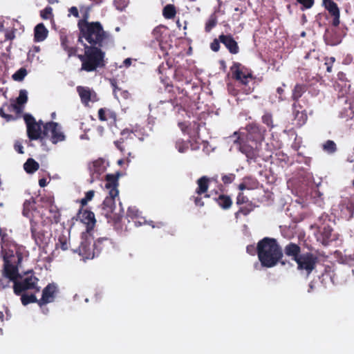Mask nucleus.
Instances as JSON below:
<instances>
[{"label": "nucleus", "instance_id": "nucleus-43", "mask_svg": "<svg viewBox=\"0 0 354 354\" xmlns=\"http://www.w3.org/2000/svg\"><path fill=\"white\" fill-rule=\"evenodd\" d=\"M243 179L246 183L248 190L258 188L259 183L257 179H256L255 178H253L252 176H246Z\"/></svg>", "mask_w": 354, "mask_h": 354}, {"label": "nucleus", "instance_id": "nucleus-57", "mask_svg": "<svg viewBox=\"0 0 354 354\" xmlns=\"http://www.w3.org/2000/svg\"><path fill=\"white\" fill-rule=\"evenodd\" d=\"M113 3L116 9L120 11H122L127 6L126 0H114Z\"/></svg>", "mask_w": 354, "mask_h": 354}, {"label": "nucleus", "instance_id": "nucleus-40", "mask_svg": "<svg viewBox=\"0 0 354 354\" xmlns=\"http://www.w3.org/2000/svg\"><path fill=\"white\" fill-rule=\"evenodd\" d=\"M109 223H111L114 228L118 230H122V216L116 214L110 216Z\"/></svg>", "mask_w": 354, "mask_h": 354}, {"label": "nucleus", "instance_id": "nucleus-33", "mask_svg": "<svg viewBox=\"0 0 354 354\" xmlns=\"http://www.w3.org/2000/svg\"><path fill=\"white\" fill-rule=\"evenodd\" d=\"M293 113L295 115V120L296 121V125L301 127L306 124L308 120V115L306 110L299 111L296 109H293Z\"/></svg>", "mask_w": 354, "mask_h": 354}, {"label": "nucleus", "instance_id": "nucleus-24", "mask_svg": "<svg viewBox=\"0 0 354 354\" xmlns=\"http://www.w3.org/2000/svg\"><path fill=\"white\" fill-rule=\"evenodd\" d=\"M28 101V95L27 91L24 89H22L19 91V94L18 97L16 100L15 103H12L10 105H7L8 111H15L17 113H20L21 111V106L26 104Z\"/></svg>", "mask_w": 354, "mask_h": 354}, {"label": "nucleus", "instance_id": "nucleus-58", "mask_svg": "<svg viewBox=\"0 0 354 354\" xmlns=\"http://www.w3.org/2000/svg\"><path fill=\"white\" fill-rule=\"evenodd\" d=\"M4 33V40L3 41H8V40H12L15 37V30H4L3 31Z\"/></svg>", "mask_w": 354, "mask_h": 354}, {"label": "nucleus", "instance_id": "nucleus-25", "mask_svg": "<svg viewBox=\"0 0 354 354\" xmlns=\"http://www.w3.org/2000/svg\"><path fill=\"white\" fill-rule=\"evenodd\" d=\"M94 243L97 256L102 252H108L113 248L111 239L106 237L99 238Z\"/></svg>", "mask_w": 354, "mask_h": 354}, {"label": "nucleus", "instance_id": "nucleus-62", "mask_svg": "<svg viewBox=\"0 0 354 354\" xmlns=\"http://www.w3.org/2000/svg\"><path fill=\"white\" fill-rule=\"evenodd\" d=\"M14 148L15 149L16 151H17L19 153H24V150H23V146L21 143V142L19 141H16L15 145H14Z\"/></svg>", "mask_w": 354, "mask_h": 354}, {"label": "nucleus", "instance_id": "nucleus-3", "mask_svg": "<svg viewBox=\"0 0 354 354\" xmlns=\"http://www.w3.org/2000/svg\"><path fill=\"white\" fill-rule=\"evenodd\" d=\"M102 48L84 44V54L77 55L82 63V71L93 72L97 68H102L106 66L105 52L102 50Z\"/></svg>", "mask_w": 354, "mask_h": 354}, {"label": "nucleus", "instance_id": "nucleus-56", "mask_svg": "<svg viewBox=\"0 0 354 354\" xmlns=\"http://www.w3.org/2000/svg\"><path fill=\"white\" fill-rule=\"evenodd\" d=\"M8 105V104H5L0 108V115L6 119V121L9 122L11 120H15V117H14L12 115L7 114L4 112V107L7 106Z\"/></svg>", "mask_w": 354, "mask_h": 354}, {"label": "nucleus", "instance_id": "nucleus-51", "mask_svg": "<svg viewBox=\"0 0 354 354\" xmlns=\"http://www.w3.org/2000/svg\"><path fill=\"white\" fill-rule=\"evenodd\" d=\"M69 243L66 236L64 235L59 236L57 246H59L62 250H67L68 249Z\"/></svg>", "mask_w": 354, "mask_h": 354}, {"label": "nucleus", "instance_id": "nucleus-17", "mask_svg": "<svg viewBox=\"0 0 354 354\" xmlns=\"http://www.w3.org/2000/svg\"><path fill=\"white\" fill-rule=\"evenodd\" d=\"M324 7L333 17L332 25L337 27L339 25L340 11L337 4L333 0H323Z\"/></svg>", "mask_w": 354, "mask_h": 354}, {"label": "nucleus", "instance_id": "nucleus-14", "mask_svg": "<svg viewBox=\"0 0 354 354\" xmlns=\"http://www.w3.org/2000/svg\"><path fill=\"white\" fill-rule=\"evenodd\" d=\"M3 260V277L1 279L0 278V285L1 284L3 286H4V285L3 284L2 281L6 279H8L10 281L15 282L18 278L21 277L19 274L17 266L12 265L7 257H4Z\"/></svg>", "mask_w": 354, "mask_h": 354}, {"label": "nucleus", "instance_id": "nucleus-2", "mask_svg": "<svg viewBox=\"0 0 354 354\" xmlns=\"http://www.w3.org/2000/svg\"><path fill=\"white\" fill-rule=\"evenodd\" d=\"M87 19L88 15L85 14L78 21V41H82V39H84L89 44L88 46L103 47L105 41L110 39V34L104 30L100 22H88Z\"/></svg>", "mask_w": 354, "mask_h": 354}, {"label": "nucleus", "instance_id": "nucleus-35", "mask_svg": "<svg viewBox=\"0 0 354 354\" xmlns=\"http://www.w3.org/2000/svg\"><path fill=\"white\" fill-rule=\"evenodd\" d=\"M24 170L28 174H33L39 168V163L33 158H28L24 165Z\"/></svg>", "mask_w": 354, "mask_h": 354}, {"label": "nucleus", "instance_id": "nucleus-55", "mask_svg": "<svg viewBox=\"0 0 354 354\" xmlns=\"http://www.w3.org/2000/svg\"><path fill=\"white\" fill-rule=\"evenodd\" d=\"M324 61V64L326 66V71L328 73H331L333 65L335 62V58L334 57H325Z\"/></svg>", "mask_w": 354, "mask_h": 354}, {"label": "nucleus", "instance_id": "nucleus-30", "mask_svg": "<svg viewBox=\"0 0 354 354\" xmlns=\"http://www.w3.org/2000/svg\"><path fill=\"white\" fill-rule=\"evenodd\" d=\"M48 34V30L44 24L40 23L35 27L34 39L37 42H41L46 39Z\"/></svg>", "mask_w": 354, "mask_h": 354}, {"label": "nucleus", "instance_id": "nucleus-37", "mask_svg": "<svg viewBox=\"0 0 354 354\" xmlns=\"http://www.w3.org/2000/svg\"><path fill=\"white\" fill-rule=\"evenodd\" d=\"M35 204V200L32 198L30 200H26L23 205V212L22 214L24 216L30 218L31 214V211L33 209L34 205Z\"/></svg>", "mask_w": 354, "mask_h": 354}, {"label": "nucleus", "instance_id": "nucleus-53", "mask_svg": "<svg viewBox=\"0 0 354 354\" xmlns=\"http://www.w3.org/2000/svg\"><path fill=\"white\" fill-rule=\"evenodd\" d=\"M248 203H252V201H250L249 200V198H248V196H245L243 192H239L237 194L236 201V203L237 205L241 206L244 204L246 205Z\"/></svg>", "mask_w": 354, "mask_h": 354}, {"label": "nucleus", "instance_id": "nucleus-48", "mask_svg": "<svg viewBox=\"0 0 354 354\" xmlns=\"http://www.w3.org/2000/svg\"><path fill=\"white\" fill-rule=\"evenodd\" d=\"M140 214V211L135 206L129 207L127 209V216L128 218H130L131 219L136 218L139 217Z\"/></svg>", "mask_w": 354, "mask_h": 354}, {"label": "nucleus", "instance_id": "nucleus-36", "mask_svg": "<svg viewBox=\"0 0 354 354\" xmlns=\"http://www.w3.org/2000/svg\"><path fill=\"white\" fill-rule=\"evenodd\" d=\"M176 15V9L174 5L167 4L162 10V15L167 19H171L175 17Z\"/></svg>", "mask_w": 354, "mask_h": 354}, {"label": "nucleus", "instance_id": "nucleus-34", "mask_svg": "<svg viewBox=\"0 0 354 354\" xmlns=\"http://www.w3.org/2000/svg\"><path fill=\"white\" fill-rule=\"evenodd\" d=\"M167 28L165 26L160 25L156 26L152 32L153 37L160 43L163 41L165 36L167 35Z\"/></svg>", "mask_w": 354, "mask_h": 354}, {"label": "nucleus", "instance_id": "nucleus-45", "mask_svg": "<svg viewBox=\"0 0 354 354\" xmlns=\"http://www.w3.org/2000/svg\"><path fill=\"white\" fill-rule=\"evenodd\" d=\"M296 1L300 5V9L302 11L310 9L315 4V0H296Z\"/></svg>", "mask_w": 354, "mask_h": 354}, {"label": "nucleus", "instance_id": "nucleus-49", "mask_svg": "<svg viewBox=\"0 0 354 354\" xmlns=\"http://www.w3.org/2000/svg\"><path fill=\"white\" fill-rule=\"evenodd\" d=\"M40 17L43 19H49L53 18V8L50 6H47L40 11Z\"/></svg>", "mask_w": 354, "mask_h": 354}, {"label": "nucleus", "instance_id": "nucleus-7", "mask_svg": "<svg viewBox=\"0 0 354 354\" xmlns=\"http://www.w3.org/2000/svg\"><path fill=\"white\" fill-rule=\"evenodd\" d=\"M297 269L299 270L306 271L307 275H309L315 268L318 262V257L312 252H306L296 259Z\"/></svg>", "mask_w": 354, "mask_h": 354}, {"label": "nucleus", "instance_id": "nucleus-18", "mask_svg": "<svg viewBox=\"0 0 354 354\" xmlns=\"http://www.w3.org/2000/svg\"><path fill=\"white\" fill-rule=\"evenodd\" d=\"M76 89L84 105L88 106L90 102H94L97 100V94L90 88L78 86Z\"/></svg>", "mask_w": 354, "mask_h": 354}, {"label": "nucleus", "instance_id": "nucleus-63", "mask_svg": "<svg viewBox=\"0 0 354 354\" xmlns=\"http://www.w3.org/2000/svg\"><path fill=\"white\" fill-rule=\"evenodd\" d=\"M178 126L183 133H185L189 125L187 124L186 122H179L178 123Z\"/></svg>", "mask_w": 354, "mask_h": 354}, {"label": "nucleus", "instance_id": "nucleus-44", "mask_svg": "<svg viewBox=\"0 0 354 354\" xmlns=\"http://www.w3.org/2000/svg\"><path fill=\"white\" fill-rule=\"evenodd\" d=\"M27 75V70L25 68H20L12 76L15 81L21 82Z\"/></svg>", "mask_w": 354, "mask_h": 354}, {"label": "nucleus", "instance_id": "nucleus-12", "mask_svg": "<svg viewBox=\"0 0 354 354\" xmlns=\"http://www.w3.org/2000/svg\"><path fill=\"white\" fill-rule=\"evenodd\" d=\"M84 233L82 234V241L79 246V254L85 259H92L95 257H97V252H95V243L91 244V241L87 239H84Z\"/></svg>", "mask_w": 354, "mask_h": 354}, {"label": "nucleus", "instance_id": "nucleus-46", "mask_svg": "<svg viewBox=\"0 0 354 354\" xmlns=\"http://www.w3.org/2000/svg\"><path fill=\"white\" fill-rule=\"evenodd\" d=\"M261 120L262 122L267 125V127L270 129L274 127V125L273 124L272 115L270 113H265L263 115Z\"/></svg>", "mask_w": 354, "mask_h": 354}, {"label": "nucleus", "instance_id": "nucleus-1", "mask_svg": "<svg viewBox=\"0 0 354 354\" xmlns=\"http://www.w3.org/2000/svg\"><path fill=\"white\" fill-rule=\"evenodd\" d=\"M257 256L263 267L272 268L279 263L284 266L285 261L281 247L277 239L264 237L257 243Z\"/></svg>", "mask_w": 354, "mask_h": 354}, {"label": "nucleus", "instance_id": "nucleus-39", "mask_svg": "<svg viewBox=\"0 0 354 354\" xmlns=\"http://www.w3.org/2000/svg\"><path fill=\"white\" fill-rule=\"evenodd\" d=\"M49 218L50 219L51 223H58L60 222L61 214L56 206H50L49 209Z\"/></svg>", "mask_w": 354, "mask_h": 354}, {"label": "nucleus", "instance_id": "nucleus-6", "mask_svg": "<svg viewBox=\"0 0 354 354\" xmlns=\"http://www.w3.org/2000/svg\"><path fill=\"white\" fill-rule=\"evenodd\" d=\"M43 136L44 138L49 137L50 142L54 145L64 141L66 138L61 125L53 121L44 124Z\"/></svg>", "mask_w": 354, "mask_h": 354}, {"label": "nucleus", "instance_id": "nucleus-47", "mask_svg": "<svg viewBox=\"0 0 354 354\" xmlns=\"http://www.w3.org/2000/svg\"><path fill=\"white\" fill-rule=\"evenodd\" d=\"M324 151L329 153H333L336 151L337 146L334 141L328 140L323 145Z\"/></svg>", "mask_w": 354, "mask_h": 354}, {"label": "nucleus", "instance_id": "nucleus-29", "mask_svg": "<svg viewBox=\"0 0 354 354\" xmlns=\"http://www.w3.org/2000/svg\"><path fill=\"white\" fill-rule=\"evenodd\" d=\"M60 44L62 49L67 53L68 58L77 55L78 48L77 46H70L69 40L66 35H60Z\"/></svg>", "mask_w": 354, "mask_h": 354}, {"label": "nucleus", "instance_id": "nucleus-64", "mask_svg": "<svg viewBox=\"0 0 354 354\" xmlns=\"http://www.w3.org/2000/svg\"><path fill=\"white\" fill-rule=\"evenodd\" d=\"M69 12L71 15H73L75 17H79V11L77 7L73 6L69 9Z\"/></svg>", "mask_w": 354, "mask_h": 354}, {"label": "nucleus", "instance_id": "nucleus-54", "mask_svg": "<svg viewBox=\"0 0 354 354\" xmlns=\"http://www.w3.org/2000/svg\"><path fill=\"white\" fill-rule=\"evenodd\" d=\"M201 196L202 195L196 194V196H192L190 198V200L194 201L196 207H202L205 205V203L203 201V197Z\"/></svg>", "mask_w": 354, "mask_h": 354}, {"label": "nucleus", "instance_id": "nucleus-22", "mask_svg": "<svg viewBox=\"0 0 354 354\" xmlns=\"http://www.w3.org/2000/svg\"><path fill=\"white\" fill-rule=\"evenodd\" d=\"M308 86L304 84H297L294 86L291 95V99L294 101L292 104L293 109H296L297 107L302 109V107L299 104V100L306 92Z\"/></svg>", "mask_w": 354, "mask_h": 354}, {"label": "nucleus", "instance_id": "nucleus-27", "mask_svg": "<svg viewBox=\"0 0 354 354\" xmlns=\"http://www.w3.org/2000/svg\"><path fill=\"white\" fill-rule=\"evenodd\" d=\"M283 252L286 256L291 257V259L296 261V259L301 256V247L293 242L288 243L283 249Z\"/></svg>", "mask_w": 354, "mask_h": 354}, {"label": "nucleus", "instance_id": "nucleus-28", "mask_svg": "<svg viewBox=\"0 0 354 354\" xmlns=\"http://www.w3.org/2000/svg\"><path fill=\"white\" fill-rule=\"evenodd\" d=\"M333 230L330 226L323 227L319 240L324 245H328L330 242L336 239L335 235L333 233Z\"/></svg>", "mask_w": 354, "mask_h": 354}, {"label": "nucleus", "instance_id": "nucleus-13", "mask_svg": "<svg viewBox=\"0 0 354 354\" xmlns=\"http://www.w3.org/2000/svg\"><path fill=\"white\" fill-rule=\"evenodd\" d=\"M30 222L31 236L34 239L35 244L39 247L47 244L48 237L46 235L45 231L32 219H30Z\"/></svg>", "mask_w": 354, "mask_h": 354}, {"label": "nucleus", "instance_id": "nucleus-38", "mask_svg": "<svg viewBox=\"0 0 354 354\" xmlns=\"http://www.w3.org/2000/svg\"><path fill=\"white\" fill-rule=\"evenodd\" d=\"M254 210V205L252 203H248V204L241 206L239 210L235 212L234 216L237 219L241 214L243 216L248 215L251 212Z\"/></svg>", "mask_w": 354, "mask_h": 354}, {"label": "nucleus", "instance_id": "nucleus-21", "mask_svg": "<svg viewBox=\"0 0 354 354\" xmlns=\"http://www.w3.org/2000/svg\"><path fill=\"white\" fill-rule=\"evenodd\" d=\"M219 41L222 43L231 54H237L239 52V47L232 35L221 34L219 35Z\"/></svg>", "mask_w": 354, "mask_h": 354}, {"label": "nucleus", "instance_id": "nucleus-50", "mask_svg": "<svg viewBox=\"0 0 354 354\" xmlns=\"http://www.w3.org/2000/svg\"><path fill=\"white\" fill-rule=\"evenodd\" d=\"M236 178L234 174H223L221 176V180L224 185H229L232 183Z\"/></svg>", "mask_w": 354, "mask_h": 354}, {"label": "nucleus", "instance_id": "nucleus-19", "mask_svg": "<svg viewBox=\"0 0 354 354\" xmlns=\"http://www.w3.org/2000/svg\"><path fill=\"white\" fill-rule=\"evenodd\" d=\"M88 170L91 178V182L95 179H98L100 175L106 170L104 160L102 158H98L94 160L89 164Z\"/></svg>", "mask_w": 354, "mask_h": 354}, {"label": "nucleus", "instance_id": "nucleus-41", "mask_svg": "<svg viewBox=\"0 0 354 354\" xmlns=\"http://www.w3.org/2000/svg\"><path fill=\"white\" fill-rule=\"evenodd\" d=\"M38 300L34 294L27 295L21 293V301L24 306H27L30 303H37L38 304Z\"/></svg>", "mask_w": 354, "mask_h": 354}, {"label": "nucleus", "instance_id": "nucleus-61", "mask_svg": "<svg viewBox=\"0 0 354 354\" xmlns=\"http://www.w3.org/2000/svg\"><path fill=\"white\" fill-rule=\"evenodd\" d=\"M246 251L250 255L257 254V245L255 247L254 245H248L246 247Z\"/></svg>", "mask_w": 354, "mask_h": 354}, {"label": "nucleus", "instance_id": "nucleus-59", "mask_svg": "<svg viewBox=\"0 0 354 354\" xmlns=\"http://www.w3.org/2000/svg\"><path fill=\"white\" fill-rule=\"evenodd\" d=\"M118 91L120 92V95L125 100L129 99L131 97V94L128 91H122L121 88L115 86L113 89V92L116 94Z\"/></svg>", "mask_w": 354, "mask_h": 354}, {"label": "nucleus", "instance_id": "nucleus-52", "mask_svg": "<svg viewBox=\"0 0 354 354\" xmlns=\"http://www.w3.org/2000/svg\"><path fill=\"white\" fill-rule=\"evenodd\" d=\"M95 192L93 190H89L85 194L84 198H82L80 201L81 207H84L88 201H91L94 197Z\"/></svg>", "mask_w": 354, "mask_h": 354}, {"label": "nucleus", "instance_id": "nucleus-4", "mask_svg": "<svg viewBox=\"0 0 354 354\" xmlns=\"http://www.w3.org/2000/svg\"><path fill=\"white\" fill-rule=\"evenodd\" d=\"M230 70L232 78L238 82L239 86H243L244 93H250L253 91V88L249 86V83L252 82L254 80L252 71L239 62H234Z\"/></svg>", "mask_w": 354, "mask_h": 354}, {"label": "nucleus", "instance_id": "nucleus-15", "mask_svg": "<svg viewBox=\"0 0 354 354\" xmlns=\"http://www.w3.org/2000/svg\"><path fill=\"white\" fill-rule=\"evenodd\" d=\"M122 176L121 172L115 174H108L105 176V188L109 191V194L118 195L119 178Z\"/></svg>", "mask_w": 354, "mask_h": 354}, {"label": "nucleus", "instance_id": "nucleus-11", "mask_svg": "<svg viewBox=\"0 0 354 354\" xmlns=\"http://www.w3.org/2000/svg\"><path fill=\"white\" fill-rule=\"evenodd\" d=\"M120 136V139L114 142V145L124 155L127 151L131 149V142L134 140V133L132 130L124 129L121 131Z\"/></svg>", "mask_w": 354, "mask_h": 354}, {"label": "nucleus", "instance_id": "nucleus-10", "mask_svg": "<svg viewBox=\"0 0 354 354\" xmlns=\"http://www.w3.org/2000/svg\"><path fill=\"white\" fill-rule=\"evenodd\" d=\"M236 138L234 143L239 146V151L245 154L248 159L256 160L258 156L257 146L250 145L249 141H246L243 136H234Z\"/></svg>", "mask_w": 354, "mask_h": 354}, {"label": "nucleus", "instance_id": "nucleus-31", "mask_svg": "<svg viewBox=\"0 0 354 354\" xmlns=\"http://www.w3.org/2000/svg\"><path fill=\"white\" fill-rule=\"evenodd\" d=\"M117 196H118V195H112L109 194V196L104 198L102 204V209L106 211V216L107 217H109L108 214L109 213H112L115 207V198Z\"/></svg>", "mask_w": 354, "mask_h": 354}, {"label": "nucleus", "instance_id": "nucleus-5", "mask_svg": "<svg viewBox=\"0 0 354 354\" xmlns=\"http://www.w3.org/2000/svg\"><path fill=\"white\" fill-rule=\"evenodd\" d=\"M246 133H239L235 131L232 136H243L246 141L250 142L252 145L258 146L264 140L266 130L256 123H251L246 127Z\"/></svg>", "mask_w": 354, "mask_h": 354}, {"label": "nucleus", "instance_id": "nucleus-60", "mask_svg": "<svg viewBox=\"0 0 354 354\" xmlns=\"http://www.w3.org/2000/svg\"><path fill=\"white\" fill-rule=\"evenodd\" d=\"M220 41L218 39H214L210 44V48L214 52H218L220 49Z\"/></svg>", "mask_w": 354, "mask_h": 354}, {"label": "nucleus", "instance_id": "nucleus-8", "mask_svg": "<svg viewBox=\"0 0 354 354\" xmlns=\"http://www.w3.org/2000/svg\"><path fill=\"white\" fill-rule=\"evenodd\" d=\"M29 273L33 274L32 270H28L26 272V274ZM39 279L37 277H35L33 274L30 276L26 277L25 279L21 280V281H15L13 286V290L16 295H21L23 292H25L28 290L37 288V290H39V288H37V283Z\"/></svg>", "mask_w": 354, "mask_h": 354}, {"label": "nucleus", "instance_id": "nucleus-26", "mask_svg": "<svg viewBox=\"0 0 354 354\" xmlns=\"http://www.w3.org/2000/svg\"><path fill=\"white\" fill-rule=\"evenodd\" d=\"M210 183V179L209 177L206 176H203L199 178L196 180L197 187L196 189L195 193L198 195H204V198H209L210 195L207 194V192L209 189V185Z\"/></svg>", "mask_w": 354, "mask_h": 354}, {"label": "nucleus", "instance_id": "nucleus-23", "mask_svg": "<svg viewBox=\"0 0 354 354\" xmlns=\"http://www.w3.org/2000/svg\"><path fill=\"white\" fill-rule=\"evenodd\" d=\"M98 118L100 121H107L110 125H115L117 121L116 113L108 108H101L98 110Z\"/></svg>", "mask_w": 354, "mask_h": 354}, {"label": "nucleus", "instance_id": "nucleus-20", "mask_svg": "<svg viewBox=\"0 0 354 354\" xmlns=\"http://www.w3.org/2000/svg\"><path fill=\"white\" fill-rule=\"evenodd\" d=\"M57 287L53 283L48 284L42 291V296L38 300V305L41 308L44 305L54 301Z\"/></svg>", "mask_w": 354, "mask_h": 354}, {"label": "nucleus", "instance_id": "nucleus-9", "mask_svg": "<svg viewBox=\"0 0 354 354\" xmlns=\"http://www.w3.org/2000/svg\"><path fill=\"white\" fill-rule=\"evenodd\" d=\"M24 120L26 124L28 138L30 140H42L44 138L43 130L40 128V125L37 123L35 118L29 113H25Z\"/></svg>", "mask_w": 354, "mask_h": 354}, {"label": "nucleus", "instance_id": "nucleus-16", "mask_svg": "<svg viewBox=\"0 0 354 354\" xmlns=\"http://www.w3.org/2000/svg\"><path fill=\"white\" fill-rule=\"evenodd\" d=\"M78 216L80 221L86 225V233H90L93 230L96 223L94 213L90 210L84 209L81 207L78 212Z\"/></svg>", "mask_w": 354, "mask_h": 354}, {"label": "nucleus", "instance_id": "nucleus-42", "mask_svg": "<svg viewBox=\"0 0 354 354\" xmlns=\"http://www.w3.org/2000/svg\"><path fill=\"white\" fill-rule=\"evenodd\" d=\"M217 24V17L215 14H212L205 23V31L209 32Z\"/></svg>", "mask_w": 354, "mask_h": 354}, {"label": "nucleus", "instance_id": "nucleus-32", "mask_svg": "<svg viewBox=\"0 0 354 354\" xmlns=\"http://www.w3.org/2000/svg\"><path fill=\"white\" fill-rule=\"evenodd\" d=\"M214 200L218 205L223 209H228L232 205V200L228 195L219 194L217 198H214Z\"/></svg>", "mask_w": 354, "mask_h": 354}]
</instances>
